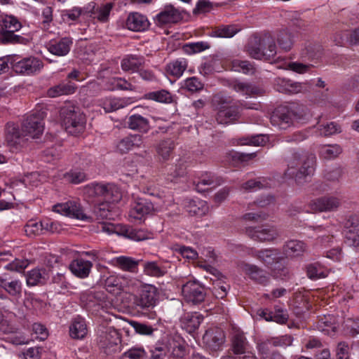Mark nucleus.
I'll list each match as a JSON object with an SVG mask.
<instances>
[{
	"label": "nucleus",
	"mask_w": 359,
	"mask_h": 359,
	"mask_svg": "<svg viewBox=\"0 0 359 359\" xmlns=\"http://www.w3.org/2000/svg\"><path fill=\"white\" fill-rule=\"evenodd\" d=\"M229 86L238 93L250 96L257 94L259 91L258 89L252 85L237 80L232 81Z\"/></svg>",
	"instance_id": "37998d69"
},
{
	"label": "nucleus",
	"mask_w": 359,
	"mask_h": 359,
	"mask_svg": "<svg viewBox=\"0 0 359 359\" xmlns=\"http://www.w3.org/2000/svg\"><path fill=\"white\" fill-rule=\"evenodd\" d=\"M187 211L194 215L202 216L205 214L208 207L204 201H198V205L194 201H191L187 205Z\"/></svg>",
	"instance_id": "4d7b16f0"
},
{
	"label": "nucleus",
	"mask_w": 359,
	"mask_h": 359,
	"mask_svg": "<svg viewBox=\"0 0 359 359\" xmlns=\"http://www.w3.org/2000/svg\"><path fill=\"white\" fill-rule=\"evenodd\" d=\"M277 41L282 49L289 50L293 46L294 37L289 30L283 29L278 34Z\"/></svg>",
	"instance_id": "a18cd8bd"
},
{
	"label": "nucleus",
	"mask_w": 359,
	"mask_h": 359,
	"mask_svg": "<svg viewBox=\"0 0 359 359\" xmlns=\"http://www.w3.org/2000/svg\"><path fill=\"white\" fill-rule=\"evenodd\" d=\"M144 63V58L142 56L129 55L121 60V68L125 72H137L140 67Z\"/></svg>",
	"instance_id": "2f4dec72"
},
{
	"label": "nucleus",
	"mask_w": 359,
	"mask_h": 359,
	"mask_svg": "<svg viewBox=\"0 0 359 359\" xmlns=\"http://www.w3.org/2000/svg\"><path fill=\"white\" fill-rule=\"evenodd\" d=\"M272 341V344H273L274 347L280 346H288L292 345L293 341V338L290 335H283L278 337L271 338Z\"/></svg>",
	"instance_id": "774afa93"
},
{
	"label": "nucleus",
	"mask_w": 359,
	"mask_h": 359,
	"mask_svg": "<svg viewBox=\"0 0 359 359\" xmlns=\"http://www.w3.org/2000/svg\"><path fill=\"white\" fill-rule=\"evenodd\" d=\"M142 142V135H132L121 140L118 144V148L122 153H126L133 148L140 147Z\"/></svg>",
	"instance_id": "473e14b6"
},
{
	"label": "nucleus",
	"mask_w": 359,
	"mask_h": 359,
	"mask_svg": "<svg viewBox=\"0 0 359 359\" xmlns=\"http://www.w3.org/2000/svg\"><path fill=\"white\" fill-rule=\"evenodd\" d=\"M344 243L350 247L359 249V232L344 231Z\"/></svg>",
	"instance_id": "0e129e2a"
},
{
	"label": "nucleus",
	"mask_w": 359,
	"mask_h": 359,
	"mask_svg": "<svg viewBox=\"0 0 359 359\" xmlns=\"http://www.w3.org/2000/svg\"><path fill=\"white\" fill-rule=\"evenodd\" d=\"M274 347L271 339L265 341H261L257 343V350L259 354L263 359H269L272 353V348Z\"/></svg>",
	"instance_id": "603ef678"
},
{
	"label": "nucleus",
	"mask_w": 359,
	"mask_h": 359,
	"mask_svg": "<svg viewBox=\"0 0 359 359\" xmlns=\"http://www.w3.org/2000/svg\"><path fill=\"white\" fill-rule=\"evenodd\" d=\"M182 294L187 302L194 304L202 302L205 297V291L197 281H189L182 286Z\"/></svg>",
	"instance_id": "ddd939ff"
},
{
	"label": "nucleus",
	"mask_w": 359,
	"mask_h": 359,
	"mask_svg": "<svg viewBox=\"0 0 359 359\" xmlns=\"http://www.w3.org/2000/svg\"><path fill=\"white\" fill-rule=\"evenodd\" d=\"M72 45V40L70 38L65 37L60 41L50 43L48 46V50L55 55L65 56L69 53Z\"/></svg>",
	"instance_id": "b1692460"
},
{
	"label": "nucleus",
	"mask_w": 359,
	"mask_h": 359,
	"mask_svg": "<svg viewBox=\"0 0 359 359\" xmlns=\"http://www.w3.org/2000/svg\"><path fill=\"white\" fill-rule=\"evenodd\" d=\"M147 98L159 102L170 103L172 97L170 92L166 90L151 92L147 95Z\"/></svg>",
	"instance_id": "864d4df0"
},
{
	"label": "nucleus",
	"mask_w": 359,
	"mask_h": 359,
	"mask_svg": "<svg viewBox=\"0 0 359 359\" xmlns=\"http://www.w3.org/2000/svg\"><path fill=\"white\" fill-rule=\"evenodd\" d=\"M316 165V156L306 151H297L292 154L289 161L285 175L294 179L298 184H303L313 175Z\"/></svg>",
	"instance_id": "f257e3e1"
},
{
	"label": "nucleus",
	"mask_w": 359,
	"mask_h": 359,
	"mask_svg": "<svg viewBox=\"0 0 359 359\" xmlns=\"http://www.w3.org/2000/svg\"><path fill=\"white\" fill-rule=\"evenodd\" d=\"M238 32L233 25H221L216 27L212 32V36L222 38H230Z\"/></svg>",
	"instance_id": "de8ad7c7"
},
{
	"label": "nucleus",
	"mask_w": 359,
	"mask_h": 359,
	"mask_svg": "<svg viewBox=\"0 0 359 359\" xmlns=\"http://www.w3.org/2000/svg\"><path fill=\"white\" fill-rule=\"evenodd\" d=\"M187 67V62L184 58H180L170 62L166 67L168 74L175 77H180Z\"/></svg>",
	"instance_id": "ea45409f"
},
{
	"label": "nucleus",
	"mask_w": 359,
	"mask_h": 359,
	"mask_svg": "<svg viewBox=\"0 0 359 359\" xmlns=\"http://www.w3.org/2000/svg\"><path fill=\"white\" fill-rule=\"evenodd\" d=\"M294 118L299 119L300 116L290 108L280 106L273 112L271 116V123L280 129L285 130L292 124Z\"/></svg>",
	"instance_id": "1a4fd4ad"
},
{
	"label": "nucleus",
	"mask_w": 359,
	"mask_h": 359,
	"mask_svg": "<svg viewBox=\"0 0 359 359\" xmlns=\"http://www.w3.org/2000/svg\"><path fill=\"white\" fill-rule=\"evenodd\" d=\"M210 48L207 42L199 41L196 43H189L184 46L183 48L188 54L200 53Z\"/></svg>",
	"instance_id": "bf43d9fd"
},
{
	"label": "nucleus",
	"mask_w": 359,
	"mask_h": 359,
	"mask_svg": "<svg viewBox=\"0 0 359 359\" xmlns=\"http://www.w3.org/2000/svg\"><path fill=\"white\" fill-rule=\"evenodd\" d=\"M124 227L125 225L121 224H114L111 223H102L101 224L102 231L109 234L114 233L123 236Z\"/></svg>",
	"instance_id": "e2e57ef3"
},
{
	"label": "nucleus",
	"mask_w": 359,
	"mask_h": 359,
	"mask_svg": "<svg viewBox=\"0 0 359 359\" xmlns=\"http://www.w3.org/2000/svg\"><path fill=\"white\" fill-rule=\"evenodd\" d=\"M22 27L21 23L13 16L6 15L1 20L0 29V43H22L24 38L15 33Z\"/></svg>",
	"instance_id": "39448f33"
},
{
	"label": "nucleus",
	"mask_w": 359,
	"mask_h": 359,
	"mask_svg": "<svg viewBox=\"0 0 359 359\" xmlns=\"http://www.w3.org/2000/svg\"><path fill=\"white\" fill-rule=\"evenodd\" d=\"M43 67V62L36 57L22 58L20 55H13L11 57V68L19 74L31 75L40 72Z\"/></svg>",
	"instance_id": "423d86ee"
},
{
	"label": "nucleus",
	"mask_w": 359,
	"mask_h": 359,
	"mask_svg": "<svg viewBox=\"0 0 359 359\" xmlns=\"http://www.w3.org/2000/svg\"><path fill=\"white\" fill-rule=\"evenodd\" d=\"M231 350L235 355L241 356L250 352L249 349V343L243 332L240 330L234 329L231 339Z\"/></svg>",
	"instance_id": "a211bd4d"
},
{
	"label": "nucleus",
	"mask_w": 359,
	"mask_h": 359,
	"mask_svg": "<svg viewBox=\"0 0 359 359\" xmlns=\"http://www.w3.org/2000/svg\"><path fill=\"white\" fill-rule=\"evenodd\" d=\"M127 123L129 128L134 130H138L142 133H147L150 128L148 119L140 114L130 116L128 118Z\"/></svg>",
	"instance_id": "72a5a7b5"
},
{
	"label": "nucleus",
	"mask_w": 359,
	"mask_h": 359,
	"mask_svg": "<svg viewBox=\"0 0 359 359\" xmlns=\"http://www.w3.org/2000/svg\"><path fill=\"white\" fill-rule=\"evenodd\" d=\"M248 254L262 262L266 266L276 263L281 259L280 251L275 248L264 250L251 249Z\"/></svg>",
	"instance_id": "dca6fc26"
},
{
	"label": "nucleus",
	"mask_w": 359,
	"mask_h": 359,
	"mask_svg": "<svg viewBox=\"0 0 359 359\" xmlns=\"http://www.w3.org/2000/svg\"><path fill=\"white\" fill-rule=\"evenodd\" d=\"M174 147L175 144L173 140L170 139L164 140L161 141L156 146V152L163 161H167L174 149Z\"/></svg>",
	"instance_id": "79ce46f5"
},
{
	"label": "nucleus",
	"mask_w": 359,
	"mask_h": 359,
	"mask_svg": "<svg viewBox=\"0 0 359 359\" xmlns=\"http://www.w3.org/2000/svg\"><path fill=\"white\" fill-rule=\"evenodd\" d=\"M232 99L225 97L222 94L215 95L212 100V104L217 111L215 118L219 124L232 123L240 117L238 107L232 105Z\"/></svg>",
	"instance_id": "7ed1b4c3"
},
{
	"label": "nucleus",
	"mask_w": 359,
	"mask_h": 359,
	"mask_svg": "<svg viewBox=\"0 0 359 359\" xmlns=\"http://www.w3.org/2000/svg\"><path fill=\"white\" fill-rule=\"evenodd\" d=\"M269 141V137L264 135L243 137L238 139L241 145L263 146Z\"/></svg>",
	"instance_id": "c03bdc74"
},
{
	"label": "nucleus",
	"mask_w": 359,
	"mask_h": 359,
	"mask_svg": "<svg viewBox=\"0 0 359 359\" xmlns=\"http://www.w3.org/2000/svg\"><path fill=\"white\" fill-rule=\"evenodd\" d=\"M127 104L128 101L126 100L117 97L106 98L102 100L100 103V106H102L106 113L123 108Z\"/></svg>",
	"instance_id": "58836bf2"
},
{
	"label": "nucleus",
	"mask_w": 359,
	"mask_h": 359,
	"mask_svg": "<svg viewBox=\"0 0 359 359\" xmlns=\"http://www.w3.org/2000/svg\"><path fill=\"white\" fill-rule=\"evenodd\" d=\"M246 233L252 239L257 241H272L278 237V231L273 226L249 227Z\"/></svg>",
	"instance_id": "4468645a"
},
{
	"label": "nucleus",
	"mask_w": 359,
	"mask_h": 359,
	"mask_svg": "<svg viewBox=\"0 0 359 359\" xmlns=\"http://www.w3.org/2000/svg\"><path fill=\"white\" fill-rule=\"evenodd\" d=\"M66 180L73 184H79L87 180L85 172L81 170H73L65 175Z\"/></svg>",
	"instance_id": "052dcab7"
},
{
	"label": "nucleus",
	"mask_w": 359,
	"mask_h": 359,
	"mask_svg": "<svg viewBox=\"0 0 359 359\" xmlns=\"http://www.w3.org/2000/svg\"><path fill=\"white\" fill-rule=\"evenodd\" d=\"M203 319V316L196 312L186 313L180 318L181 326L189 333H192L198 328Z\"/></svg>",
	"instance_id": "412c9836"
},
{
	"label": "nucleus",
	"mask_w": 359,
	"mask_h": 359,
	"mask_svg": "<svg viewBox=\"0 0 359 359\" xmlns=\"http://www.w3.org/2000/svg\"><path fill=\"white\" fill-rule=\"evenodd\" d=\"M154 210L151 202L144 198H139L130 210V215L140 219L143 216L151 213Z\"/></svg>",
	"instance_id": "4be33fe9"
},
{
	"label": "nucleus",
	"mask_w": 359,
	"mask_h": 359,
	"mask_svg": "<svg viewBox=\"0 0 359 359\" xmlns=\"http://www.w3.org/2000/svg\"><path fill=\"white\" fill-rule=\"evenodd\" d=\"M92 266V263L89 261L77 259L72 262L69 269L75 276L86 278L88 276Z\"/></svg>",
	"instance_id": "cd10ccee"
},
{
	"label": "nucleus",
	"mask_w": 359,
	"mask_h": 359,
	"mask_svg": "<svg viewBox=\"0 0 359 359\" xmlns=\"http://www.w3.org/2000/svg\"><path fill=\"white\" fill-rule=\"evenodd\" d=\"M3 288L12 297H18L22 293V284L18 280L6 281Z\"/></svg>",
	"instance_id": "13d9d810"
},
{
	"label": "nucleus",
	"mask_w": 359,
	"mask_h": 359,
	"mask_svg": "<svg viewBox=\"0 0 359 359\" xmlns=\"http://www.w3.org/2000/svg\"><path fill=\"white\" fill-rule=\"evenodd\" d=\"M53 210L61 215L85 220L88 217L83 213L81 205L74 201L58 203L53 205Z\"/></svg>",
	"instance_id": "2eb2a0df"
},
{
	"label": "nucleus",
	"mask_w": 359,
	"mask_h": 359,
	"mask_svg": "<svg viewBox=\"0 0 359 359\" xmlns=\"http://www.w3.org/2000/svg\"><path fill=\"white\" fill-rule=\"evenodd\" d=\"M185 86L190 92H197L203 88V84L196 77H191L185 81Z\"/></svg>",
	"instance_id": "338daca9"
},
{
	"label": "nucleus",
	"mask_w": 359,
	"mask_h": 359,
	"mask_svg": "<svg viewBox=\"0 0 359 359\" xmlns=\"http://www.w3.org/2000/svg\"><path fill=\"white\" fill-rule=\"evenodd\" d=\"M100 348L107 355H112L121 351V337L118 332L111 327L102 332L98 338Z\"/></svg>",
	"instance_id": "0eeeda50"
},
{
	"label": "nucleus",
	"mask_w": 359,
	"mask_h": 359,
	"mask_svg": "<svg viewBox=\"0 0 359 359\" xmlns=\"http://www.w3.org/2000/svg\"><path fill=\"white\" fill-rule=\"evenodd\" d=\"M87 332L88 330L84 319L79 316L75 318L69 327L70 336L74 339H83Z\"/></svg>",
	"instance_id": "7c9ffc66"
},
{
	"label": "nucleus",
	"mask_w": 359,
	"mask_h": 359,
	"mask_svg": "<svg viewBox=\"0 0 359 359\" xmlns=\"http://www.w3.org/2000/svg\"><path fill=\"white\" fill-rule=\"evenodd\" d=\"M222 182V179L219 177L211 175H207L198 181V182L196 184V189L198 192H204L208 189L203 187V186H210L212 187H215L220 185Z\"/></svg>",
	"instance_id": "49530a36"
},
{
	"label": "nucleus",
	"mask_w": 359,
	"mask_h": 359,
	"mask_svg": "<svg viewBox=\"0 0 359 359\" xmlns=\"http://www.w3.org/2000/svg\"><path fill=\"white\" fill-rule=\"evenodd\" d=\"M123 236L135 241H142L151 238V233L144 229H135L125 225Z\"/></svg>",
	"instance_id": "e433bc0d"
},
{
	"label": "nucleus",
	"mask_w": 359,
	"mask_h": 359,
	"mask_svg": "<svg viewBox=\"0 0 359 359\" xmlns=\"http://www.w3.org/2000/svg\"><path fill=\"white\" fill-rule=\"evenodd\" d=\"M44 113L37 111L28 116L23 121L22 130L26 137L39 138L44 130Z\"/></svg>",
	"instance_id": "6e6552de"
},
{
	"label": "nucleus",
	"mask_w": 359,
	"mask_h": 359,
	"mask_svg": "<svg viewBox=\"0 0 359 359\" xmlns=\"http://www.w3.org/2000/svg\"><path fill=\"white\" fill-rule=\"evenodd\" d=\"M48 278V274L45 269H34L29 271L26 276L27 284L34 286L38 284H44Z\"/></svg>",
	"instance_id": "c9c22d12"
},
{
	"label": "nucleus",
	"mask_w": 359,
	"mask_h": 359,
	"mask_svg": "<svg viewBox=\"0 0 359 359\" xmlns=\"http://www.w3.org/2000/svg\"><path fill=\"white\" fill-rule=\"evenodd\" d=\"M111 205L110 203L104 202L99 203L94 208V214L98 219H111L113 215L111 213Z\"/></svg>",
	"instance_id": "09e8293b"
},
{
	"label": "nucleus",
	"mask_w": 359,
	"mask_h": 359,
	"mask_svg": "<svg viewBox=\"0 0 359 359\" xmlns=\"http://www.w3.org/2000/svg\"><path fill=\"white\" fill-rule=\"evenodd\" d=\"M127 286L126 280L121 276H110L104 281L106 290L113 294H118Z\"/></svg>",
	"instance_id": "a878e982"
},
{
	"label": "nucleus",
	"mask_w": 359,
	"mask_h": 359,
	"mask_svg": "<svg viewBox=\"0 0 359 359\" xmlns=\"http://www.w3.org/2000/svg\"><path fill=\"white\" fill-rule=\"evenodd\" d=\"M143 271L147 276L159 278L167 273V269L157 262L147 261L143 264Z\"/></svg>",
	"instance_id": "4c0bfd02"
},
{
	"label": "nucleus",
	"mask_w": 359,
	"mask_h": 359,
	"mask_svg": "<svg viewBox=\"0 0 359 359\" xmlns=\"http://www.w3.org/2000/svg\"><path fill=\"white\" fill-rule=\"evenodd\" d=\"M147 18L137 12L130 13L127 18L126 27L134 32H142L146 30L149 26Z\"/></svg>",
	"instance_id": "aec40b11"
},
{
	"label": "nucleus",
	"mask_w": 359,
	"mask_h": 359,
	"mask_svg": "<svg viewBox=\"0 0 359 359\" xmlns=\"http://www.w3.org/2000/svg\"><path fill=\"white\" fill-rule=\"evenodd\" d=\"M112 264L123 271L134 272L138 266L139 261L130 257L120 256L112 259Z\"/></svg>",
	"instance_id": "c756f323"
},
{
	"label": "nucleus",
	"mask_w": 359,
	"mask_h": 359,
	"mask_svg": "<svg viewBox=\"0 0 359 359\" xmlns=\"http://www.w3.org/2000/svg\"><path fill=\"white\" fill-rule=\"evenodd\" d=\"M158 295L156 287L147 285L142 287L140 293L134 299L135 305L143 310L153 309L157 302Z\"/></svg>",
	"instance_id": "9d476101"
},
{
	"label": "nucleus",
	"mask_w": 359,
	"mask_h": 359,
	"mask_svg": "<svg viewBox=\"0 0 359 359\" xmlns=\"http://www.w3.org/2000/svg\"><path fill=\"white\" fill-rule=\"evenodd\" d=\"M318 131L320 135L328 137L341 133V127L335 122H330L319 126Z\"/></svg>",
	"instance_id": "6e6d98bb"
},
{
	"label": "nucleus",
	"mask_w": 359,
	"mask_h": 359,
	"mask_svg": "<svg viewBox=\"0 0 359 359\" xmlns=\"http://www.w3.org/2000/svg\"><path fill=\"white\" fill-rule=\"evenodd\" d=\"M44 230V224L33 220L29 221L25 226V231L29 236H36L41 234Z\"/></svg>",
	"instance_id": "5fc2aeb1"
},
{
	"label": "nucleus",
	"mask_w": 359,
	"mask_h": 359,
	"mask_svg": "<svg viewBox=\"0 0 359 359\" xmlns=\"http://www.w3.org/2000/svg\"><path fill=\"white\" fill-rule=\"evenodd\" d=\"M203 343L211 352L220 351L225 342L224 332L219 327H212L206 330L203 337Z\"/></svg>",
	"instance_id": "9b49d317"
},
{
	"label": "nucleus",
	"mask_w": 359,
	"mask_h": 359,
	"mask_svg": "<svg viewBox=\"0 0 359 359\" xmlns=\"http://www.w3.org/2000/svg\"><path fill=\"white\" fill-rule=\"evenodd\" d=\"M344 330L352 336L359 334V318H347L344 321Z\"/></svg>",
	"instance_id": "680f3d73"
},
{
	"label": "nucleus",
	"mask_w": 359,
	"mask_h": 359,
	"mask_svg": "<svg viewBox=\"0 0 359 359\" xmlns=\"http://www.w3.org/2000/svg\"><path fill=\"white\" fill-rule=\"evenodd\" d=\"M243 270L251 279L258 283L265 285L269 281L267 273L256 265L244 264Z\"/></svg>",
	"instance_id": "5701e85b"
},
{
	"label": "nucleus",
	"mask_w": 359,
	"mask_h": 359,
	"mask_svg": "<svg viewBox=\"0 0 359 359\" xmlns=\"http://www.w3.org/2000/svg\"><path fill=\"white\" fill-rule=\"evenodd\" d=\"M306 274L310 279L316 280L327 276V271L318 262L309 264L306 266Z\"/></svg>",
	"instance_id": "a19ab883"
},
{
	"label": "nucleus",
	"mask_w": 359,
	"mask_h": 359,
	"mask_svg": "<svg viewBox=\"0 0 359 359\" xmlns=\"http://www.w3.org/2000/svg\"><path fill=\"white\" fill-rule=\"evenodd\" d=\"M276 84L277 90L284 93H298L304 88L302 83L283 78H277L276 79Z\"/></svg>",
	"instance_id": "393cba45"
},
{
	"label": "nucleus",
	"mask_w": 359,
	"mask_h": 359,
	"mask_svg": "<svg viewBox=\"0 0 359 359\" xmlns=\"http://www.w3.org/2000/svg\"><path fill=\"white\" fill-rule=\"evenodd\" d=\"M283 252L287 257H298L303 255L306 250V244L298 240H291L283 245Z\"/></svg>",
	"instance_id": "c85d7f7f"
},
{
	"label": "nucleus",
	"mask_w": 359,
	"mask_h": 359,
	"mask_svg": "<svg viewBox=\"0 0 359 359\" xmlns=\"http://www.w3.org/2000/svg\"><path fill=\"white\" fill-rule=\"evenodd\" d=\"M6 138L11 146L23 147L28 138L25 133L20 130L19 127L14 123H8L6 128Z\"/></svg>",
	"instance_id": "f3484780"
},
{
	"label": "nucleus",
	"mask_w": 359,
	"mask_h": 359,
	"mask_svg": "<svg viewBox=\"0 0 359 359\" xmlns=\"http://www.w3.org/2000/svg\"><path fill=\"white\" fill-rule=\"evenodd\" d=\"M249 55L257 60H270L276 55L274 38L270 33L254 36L248 45Z\"/></svg>",
	"instance_id": "f03ea898"
},
{
	"label": "nucleus",
	"mask_w": 359,
	"mask_h": 359,
	"mask_svg": "<svg viewBox=\"0 0 359 359\" xmlns=\"http://www.w3.org/2000/svg\"><path fill=\"white\" fill-rule=\"evenodd\" d=\"M359 232V217L353 215L346 221L344 224V231Z\"/></svg>",
	"instance_id": "69168bd1"
},
{
	"label": "nucleus",
	"mask_w": 359,
	"mask_h": 359,
	"mask_svg": "<svg viewBox=\"0 0 359 359\" xmlns=\"http://www.w3.org/2000/svg\"><path fill=\"white\" fill-rule=\"evenodd\" d=\"M341 205V198L334 196H325L311 201L309 207L316 212H332L337 210Z\"/></svg>",
	"instance_id": "f8f14e48"
},
{
	"label": "nucleus",
	"mask_w": 359,
	"mask_h": 359,
	"mask_svg": "<svg viewBox=\"0 0 359 359\" xmlns=\"http://www.w3.org/2000/svg\"><path fill=\"white\" fill-rule=\"evenodd\" d=\"M76 86L70 82H62L58 85L50 88L47 91V95L50 97H56L63 95L74 93Z\"/></svg>",
	"instance_id": "f704fd0d"
},
{
	"label": "nucleus",
	"mask_w": 359,
	"mask_h": 359,
	"mask_svg": "<svg viewBox=\"0 0 359 359\" xmlns=\"http://www.w3.org/2000/svg\"><path fill=\"white\" fill-rule=\"evenodd\" d=\"M104 199L105 202L115 203L118 202L121 198V194L119 189L113 184H107L105 185Z\"/></svg>",
	"instance_id": "8fccbe9b"
},
{
	"label": "nucleus",
	"mask_w": 359,
	"mask_h": 359,
	"mask_svg": "<svg viewBox=\"0 0 359 359\" xmlns=\"http://www.w3.org/2000/svg\"><path fill=\"white\" fill-rule=\"evenodd\" d=\"M60 114L62 123L69 133L76 135L83 131L86 118L79 107L66 104L61 108Z\"/></svg>",
	"instance_id": "20e7f679"
},
{
	"label": "nucleus",
	"mask_w": 359,
	"mask_h": 359,
	"mask_svg": "<svg viewBox=\"0 0 359 359\" xmlns=\"http://www.w3.org/2000/svg\"><path fill=\"white\" fill-rule=\"evenodd\" d=\"M341 151L342 149L338 144L324 145L321 147L320 154L324 158L331 159L336 158Z\"/></svg>",
	"instance_id": "3c124183"
},
{
	"label": "nucleus",
	"mask_w": 359,
	"mask_h": 359,
	"mask_svg": "<svg viewBox=\"0 0 359 359\" xmlns=\"http://www.w3.org/2000/svg\"><path fill=\"white\" fill-rule=\"evenodd\" d=\"M181 18L180 11L173 6L168 5L156 16L154 20L157 25L162 26L168 23L177 22Z\"/></svg>",
	"instance_id": "6ab92c4d"
},
{
	"label": "nucleus",
	"mask_w": 359,
	"mask_h": 359,
	"mask_svg": "<svg viewBox=\"0 0 359 359\" xmlns=\"http://www.w3.org/2000/svg\"><path fill=\"white\" fill-rule=\"evenodd\" d=\"M114 6V3L111 2L97 6L93 5L92 8L89 11L90 16L94 19H97L101 22H106L109 20V13Z\"/></svg>",
	"instance_id": "bb28decb"
}]
</instances>
